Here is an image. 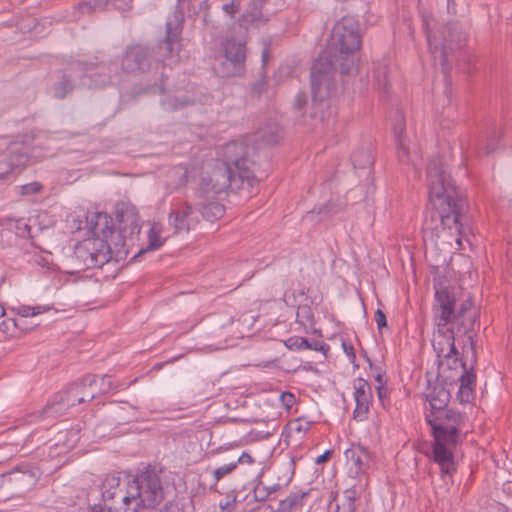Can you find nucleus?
<instances>
[{"label":"nucleus","instance_id":"1","mask_svg":"<svg viewBox=\"0 0 512 512\" xmlns=\"http://www.w3.org/2000/svg\"><path fill=\"white\" fill-rule=\"evenodd\" d=\"M427 185L431 207L422 225L424 240L434 241L447 230L461 245V238L471 233L468 204L438 157L428 163Z\"/></svg>","mask_w":512,"mask_h":512},{"label":"nucleus","instance_id":"2","mask_svg":"<svg viewBox=\"0 0 512 512\" xmlns=\"http://www.w3.org/2000/svg\"><path fill=\"white\" fill-rule=\"evenodd\" d=\"M359 25L351 18H342L333 27L327 47L311 67V91L315 101H323L334 86L333 74H349L355 66V52L360 49Z\"/></svg>","mask_w":512,"mask_h":512},{"label":"nucleus","instance_id":"3","mask_svg":"<svg viewBox=\"0 0 512 512\" xmlns=\"http://www.w3.org/2000/svg\"><path fill=\"white\" fill-rule=\"evenodd\" d=\"M116 219L119 241L114 242V248L100 238H87L75 246L74 256L80 269L100 268L111 259H123L138 248L141 225L136 207L129 203L117 204Z\"/></svg>","mask_w":512,"mask_h":512},{"label":"nucleus","instance_id":"4","mask_svg":"<svg viewBox=\"0 0 512 512\" xmlns=\"http://www.w3.org/2000/svg\"><path fill=\"white\" fill-rule=\"evenodd\" d=\"M425 419L434 438L433 460L440 465L442 477L455 470L453 449L462 442L465 416L454 409L426 412Z\"/></svg>","mask_w":512,"mask_h":512},{"label":"nucleus","instance_id":"5","mask_svg":"<svg viewBox=\"0 0 512 512\" xmlns=\"http://www.w3.org/2000/svg\"><path fill=\"white\" fill-rule=\"evenodd\" d=\"M468 33L458 21H448L436 30L427 28L429 51L444 74L450 69L449 57L466 46Z\"/></svg>","mask_w":512,"mask_h":512},{"label":"nucleus","instance_id":"6","mask_svg":"<svg viewBox=\"0 0 512 512\" xmlns=\"http://www.w3.org/2000/svg\"><path fill=\"white\" fill-rule=\"evenodd\" d=\"M106 378V375L101 378L93 374L84 376L80 382L71 384L65 391L59 392L52 402H48L44 413H62L69 407L93 400L98 393H105L111 388L110 381L105 384Z\"/></svg>","mask_w":512,"mask_h":512},{"label":"nucleus","instance_id":"7","mask_svg":"<svg viewBox=\"0 0 512 512\" xmlns=\"http://www.w3.org/2000/svg\"><path fill=\"white\" fill-rule=\"evenodd\" d=\"M129 482L147 509L155 508L166 497L160 473L150 466L137 473Z\"/></svg>","mask_w":512,"mask_h":512},{"label":"nucleus","instance_id":"8","mask_svg":"<svg viewBox=\"0 0 512 512\" xmlns=\"http://www.w3.org/2000/svg\"><path fill=\"white\" fill-rule=\"evenodd\" d=\"M224 55L217 58L214 70L220 77H233L244 74L246 61V45L235 39H227L223 43Z\"/></svg>","mask_w":512,"mask_h":512},{"label":"nucleus","instance_id":"9","mask_svg":"<svg viewBox=\"0 0 512 512\" xmlns=\"http://www.w3.org/2000/svg\"><path fill=\"white\" fill-rule=\"evenodd\" d=\"M252 151L253 149L245 142L231 141L222 147L221 163L233 168L240 181H250L254 176L252 170L254 161L250 159Z\"/></svg>","mask_w":512,"mask_h":512},{"label":"nucleus","instance_id":"10","mask_svg":"<svg viewBox=\"0 0 512 512\" xmlns=\"http://www.w3.org/2000/svg\"><path fill=\"white\" fill-rule=\"evenodd\" d=\"M237 172L227 164L218 163L207 174H202L199 188L196 191L197 198H210L226 191L233 182H236Z\"/></svg>","mask_w":512,"mask_h":512},{"label":"nucleus","instance_id":"11","mask_svg":"<svg viewBox=\"0 0 512 512\" xmlns=\"http://www.w3.org/2000/svg\"><path fill=\"white\" fill-rule=\"evenodd\" d=\"M435 298L440 311L437 322L438 333L445 340L454 339L457 334L453 325L454 306L456 305L455 294L448 287H443L436 290Z\"/></svg>","mask_w":512,"mask_h":512},{"label":"nucleus","instance_id":"12","mask_svg":"<svg viewBox=\"0 0 512 512\" xmlns=\"http://www.w3.org/2000/svg\"><path fill=\"white\" fill-rule=\"evenodd\" d=\"M473 302L471 298L465 299L461 304L458 310H456V305L454 306V317H453V325L456 329L457 334L467 335V339L470 346L472 361L476 362V347L474 334V326L478 321V314L475 310H472Z\"/></svg>","mask_w":512,"mask_h":512},{"label":"nucleus","instance_id":"13","mask_svg":"<svg viewBox=\"0 0 512 512\" xmlns=\"http://www.w3.org/2000/svg\"><path fill=\"white\" fill-rule=\"evenodd\" d=\"M38 479V469L30 464H23L3 475L2 486L16 495H22L34 487Z\"/></svg>","mask_w":512,"mask_h":512},{"label":"nucleus","instance_id":"14","mask_svg":"<svg viewBox=\"0 0 512 512\" xmlns=\"http://www.w3.org/2000/svg\"><path fill=\"white\" fill-rule=\"evenodd\" d=\"M176 24L173 27L172 22L166 23V36L154 50V61L165 62L166 60L173 61L180 51V36H181V24L183 16L176 15Z\"/></svg>","mask_w":512,"mask_h":512},{"label":"nucleus","instance_id":"15","mask_svg":"<svg viewBox=\"0 0 512 512\" xmlns=\"http://www.w3.org/2000/svg\"><path fill=\"white\" fill-rule=\"evenodd\" d=\"M154 61V50L143 45H134L126 49L122 58V68L128 73H144Z\"/></svg>","mask_w":512,"mask_h":512},{"label":"nucleus","instance_id":"16","mask_svg":"<svg viewBox=\"0 0 512 512\" xmlns=\"http://www.w3.org/2000/svg\"><path fill=\"white\" fill-rule=\"evenodd\" d=\"M87 230L91 238L106 239L114 248V242H118V231H113V219L107 213L95 212L87 216Z\"/></svg>","mask_w":512,"mask_h":512},{"label":"nucleus","instance_id":"17","mask_svg":"<svg viewBox=\"0 0 512 512\" xmlns=\"http://www.w3.org/2000/svg\"><path fill=\"white\" fill-rule=\"evenodd\" d=\"M8 149V159L0 163V166H4L2 168L3 171L0 172V180H4L7 175L16 169L22 170L28 163L31 156L30 148L25 143H13Z\"/></svg>","mask_w":512,"mask_h":512},{"label":"nucleus","instance_id":"18","mask_svg":"<svg viewBox=\"0 0 512 512\" xmlns=\"http://www.w3.org/2000/svg\"><path fill=\"white\" fill-rule=\"evenodd\" d=\"M354 398L356 407L353 411V417L356 420L363 421L367 414L373 399L372 389L369 382L363 378H358L354 383Z\"/></svg>","mask_w":512,"mask_h":512},{"label":"nucleus","instance_id":"19","mask_svg":"<svg viewBox=\"0 0 512 512\" xmlns=\"http://www.w3.org/2000/svg\"><path fill=\"white\" fill-rule=\"evenodd\" d=\"M119 493L120 502L106 506L107 512H140L142 509H147L130 482L125 492L119 490Z\"/></svg>","mask_w":512,"mask_h":512},{"label":"nucleus","instance_id":"20","mask_svg":"<svg viewBox=\"0 0 512 512\" xmlns=\"http://www.w3.org/2000/svg\"><path fill=\"white\" fill-rule=\"evenodd\" d=\"M84 70L86 72L91 71L94 66L100 68L101 71L95 73H89L84 76V79H89L90 83L88 84L91 88H102L111 83L112 75L117 73L118 67L116 63L109 62L107 64H102L100 66L95 65L93 63L84 64Z\"/></svg>","mask_w":512,"mask_h":512},{"label":"nucleus","instance_id":"21","mask_svg":"<svg viewBox=\"0 0 512 512\" xmlns=\"http://www.w3.org/2000/svg\"><path fill=\"white\" fill-rule=\"evenodd\" d=\"M192 206L188 203L172 209L169 213V225L175 234L188 233L191 227Z\"/></svg>","mask_w":512,"mask_h":512},{"label":"nucleus","instance_id":"22","mask_svg":"<svg viewBox=\"0 0 512 512\" xmlns=\"http://www.w3.org/2000/svg\"><path fill=\"white\" fill-rule=\"evenodd\" d=\"M426 400L429 402L430 409L428 412H437L442 409H449L447 406L450 402V391L443 383H436L433 387H429L425 394Z\"/></svg>","mask_w":512,"mask_h":512},{"label":"nucleus","instance_id":"23","mask_svg":"<svg viewBox=\"0 0 512 512\" xmlns=\"http://www.w3.org/2000/svg\"><path fill=\"white\" fill-rule=\"evenodd\" d=\"M393 134L396 143L397 157L402 163L410 162L409 149L406 144L405 121L402 113L397 112L393 126Z\"/></svg>","mask_w":512,"mask_h":512},{"label":"nucleus","instance_id":"24","mask_svg":"<svg viewBox=\"0 0 512 512\" xmlns=\"http://www.w3.org/2000/svg\"><path fill=\"white\" fill-rule=\"evenodd\" d=\"M331 500L329 501L327 512H354L357 492L354 488L344 490L341 498L337 494L331 492Z\"/></svg>","mask_w":512,"mask_h":512},{"label":"nucleus","instance_id":"25","mask_svg":"<svg viewBox=\"0 0 512 512\" xmlns=\"http://www.w3.org/2000/svg\"><path fill=\"white\" fill-rule=\"evenodd\" d=\"M267 0H251L248 9L241 15L239 22L241 25H263L268 18L263 13V7Z\"/></svg>","mask_w":512,"mask_h":512},{"label":"nucleus","instance_id":"26","mask_svg":"<svg viewBox=\"0 0 512 512\" xmlns=\"http://www.w3.org/2000/svg\"><path fill=\"white\" fill-rule=\"evenodd\" d=\"M345 456L355 466L357 473L368 469L372 461L371 453L362 445H353L345 451Z\"/></svg>","mask_w":512,"mask_h":512},{"label":"nucleus","instance_id":"27","mask_svg":"<svg viewBox=\"0 0 512 512\" xmlns=\"http://www.w3.org/2000/svg\"><path fill=\"white\" fill-rule=\"evenodd\" d=\"M284 345L289 350H294V351L303 350V349L315 350V351L322 352L324 355H326V353L330 349L329 345L324 342H318V341L310 342L307 338L301 337V336L289 337L288 339H286L284 341Z\"/></svg>","mask_w":512,"mask_h":512},{"label":"nucleus","instance_id":"28","mask_svg":"<svg viewBox=\"0 0 512 512\" xmlns=\"http://www.w3.org/2000/svg\"><path fill=\"white\" fill-rule=\"evenodd\" d=\"M197 205L204 218L209 221L219 219L224 215L225 208L222 204L216 202V196L210 195V198H197Z\"/></svg>","mask_w":512,"mask_h":512},{"label":"nucleus","instance_id":"29","mask_svg":"<svg viewBox=\"0 0 512 512\" xmlns=\"http://www.w3.org/2000/svg\"><path fill=\"white\" fill-rule=\"evenodd\" d=\"M311 492H313V489L291 493L285 499L279 501L278 512L301 511L305 498L309 496Z\"/></svg>","mask_w":512,"mask_h":512},{"label":"nucleus","instance_id":"30","mask_svg":"<svg viewBox=\"0 0 512 512\" xmlns=\"http://www.w3.org/2000/svg\"><path fill=\"white\" fill-rule=\"evenodd\" d=\"M352 163L355 169L364 170L367 175L371 174L374 158L369 148H360L353 152Z\"/></svg>","mask_w":512,"mask_h":512},{"label":"nucleus","instance_id":"31","mask_svg":"<svg viewBox=\"0 0 512 512\" xmlns=\"http://www.w3.org/2000/svg\"><path fill=\"white\" fill-rule=\"evenodd\" d=\"M160 232L161 230L158 227V225L153 224L148 232V244L145 247L139 248L137 253L134 255V258L148 251L159 249L164 243V240L161 238Z\"/></svg>","mask_w":512,"mask_h":512},{"label":"nucleus","instance_id":"32","mask_svg":"<svg viewBox=\"0 0 512 512\" xmlns=\"http://www.w3.org/2000/svg\"><path fill=\"white\" fill-rule=\"evenodd\" d=\"M74 90L73 79L70 75L63 73L59 81L53 86V96L57 99H64Z\"/></svg>","mask_w":512,"mask_h":512},{"label":"nucleus","instance_id":"33","mask_svg":"<svg viewBox=\"0 0 512 512\" xmlns=\"http://www.w3.org/2000/svg\"><path fill=\"white\" fill-rule=\"evenodd\" d=\"M119 484H120V478L119 477H107L103 483V490H102V499L104 502L110 501L115 499L116 497L120 496L119 493Z\"/></svg>","mask_w":512,"mask_h":512},{"label":"nucleus","instance_id":"34","mask_svg":"<svg viewBox=\"0 0 512 512\" xmlns=\"http://www.w3.org/2000/svg\"><path fill=\"white\" fill-rule=\"evenodd\" d=\"M168 177L170 179L168 182L170 188L176 189L184 186L188 181L187 169L183 166H175L169 170Z\"/></svg>","mask_w":512,"mask_h":512},{"label":"nucleus","instance_id":"35","mask_svg":"<svg viewBox=\"0 0 512 512\" xmlns=\"http://www.w3.org/2000/svg\"><path fill=\"white\" fill-rule=\"evenodd\" d=\"M388 73H389V71H388V67L386 64L377 63L374 66L373 77H374L375 85L379 89H382L384 92H387V88H388V84H389Z\"/></svg>","mask_w":512,"mask_h":512},{"label":"nucleus","instance_id":"36","mask_svg":"<svg viewBox=\"0 0 512 512\" xmlns=\"http://www.w3.org/2000/svg\"><path fill=\"white\" fill-rule=\"evenodd\" d=\"M193 104L194 100L186 97L181 99L177 97H167L161 100V106L165 111H176Z\"/></svg>","mask_w":512,"mask_h":512},{"label":"nucleus","instance_id":"37","mask_svg":"<svg viewBox=\"0 0 512 512\" xmlns=\"http://www.w3.org/2000/svg\"><path fill=\"white\" fill-rule=\"evenodd\" d=\"M236 469L237 467L233 461L215 468L212 472L214 477V483H218L221 479H223L227 475H230Z\"/></svg>","mask_w":512,"mask_h":512},{"label":"nucleus","instance_id":"38","mask_svg":"<svg viewBox=\"0 0 512 512\" xmlns=\"http://www.w3.org/2000/svg\"><path fill=\"white\" fill-rule=\"evenodd\" d=\"M280 135L278 134V130L276 126H270L269 132L260 131L259 139H261L264 143L268 145H275L280 140Z\"/></svg>","mask_w":512,"mask_h":512},{"label":"nucleus","instance_id":"39","mask_svg":"<svg viewBox=\"0 0 512 512\" xmlns=\"http://www.w3.org/2000/svg\"><path fill=\"white\" fill-rule=\"evenodd\" d=\"M46 310H49V307L20 305L17 308V313L21 317L27 318L30 316L38 315Z\"/></svg>","mask_w":512,"mask_h":512},{"label":"nucleus","instance_id":"40","mask_svg":"<svg viewBox=\"0 0 512 512\" xmlns=\"http://www.w3.org/2000/svg\"><path fill=\"white\" fill-rule=\"evenodd\" d=\"M16 235L21 238H31V227L24 219L14 220Z\"/></svg>","mask_w":512,"mask_h":512},{"label":"nucleus","instance_id":"41","mask_svg":"<svg viewBox=\"0 0 512 512\" xmlns=\"http://www.w3.org/2000/svg\"><path fill=\"white\" fill-rule=\"evenodd\" d=\"M462 367L464 368V373L460 376V386L463 387H472L476 382V375L474 373L473 368L470 370H466L465 363H462Z\"/></svg>","mask_w":512,"mask_h":512},{"label":"nucleus","instance_id":"42","mask_svg":"<svg viewBox=\"0 0 512 512\" xmlns=\"http://www.w3.org/2000/svg\"><path fill=\"white\" fill-rule=\"evenodd\" d=\"M474 398V390L472 387L459 386L457 399L461 404L470 403Z\"/></svg>","mask_w":512,"mask_h":512},{"label":"nucleus","instance_id":"43","mask_svg":"<svg viewBox=\"0 0 512 512\" xmlns=\"http://www.w3.org/2000/svg\"><path fill=\"white\" fill-rule=\"evenodd\" d=\"M267 90V80L264 75L253 83L251 87V94L255 97H260Z\"/></svg>","mask_w":512,"mask_h":512},{"label":"nucleus","instance_id":"44","mask_svg":"<svg viewBox=\"0 0 512 512\" xmlns=\"http://www.w3.org/2000/svg\"><path fill=\"white\" fill-rule=\"evenodd\" d=\"M253 497L256 502L259 504L266 503V500L269 498L267 492L265 491V485L263 482H259L253 490Z\"/></svg>","mask_w":512,"mask_h":512},{"label":"nucleus","instance_id":"45","mask_svg":"<svg viewBox=\"0 0 512 512\" xmlns=\"http://www.w3.org/2000/svg\"><path fill=\"white\" fill-rule=\"evenodd\" d=\"M223 12L234 17V15L241 10V3L239 0H232L222 6Z\"/></svg>","mask_w":512,"mask_h":512},{"label":"nucleus","instance_id":"46","mask_svg":"<svg viewBox=\"0 0 512 512\" xmlns=\"http://www.w3.org/2000/svg\"><path fill=\"white\" fill-rule=\"evenodd\" d=\"M42 189V185L39 182H32L21 186L22 195L37 194Z\"/></svg>","mask_w":512,"mask_h":512},{"label":"nucleus","instance_id":"47","mask_svg":"<svg viewBox=\"0 0 512 512\" xmlns=\"http://www.w3.org/2000/svg\"><path fill=\"white\" fill-rule=\"evenodd\" d=\"M500 138H501V131H494L493 135H491L488 138V141L486 144V153L487 154H490L496 150L497 143Z\"/></svg>","mask_w":512,"mask_h":512},{"label":"nucleus","instance_id":"48","mask_svg":"<svg viewBox=\"0 0 512 512\" xmlns=\"http://www.w3.org/2000/svg\"><path fill=\"white\" fill-rule=\"evenodd\" d=\"M307 103L306 94L304 92H299L295 96L293 108L294 110L302 113Z\"/></svg>","mask_w":512,"mask_h":512},{"label":"nucleus","instance_id":"49","mask_svg":"<svg viewBox=\"0 0 512 512\" xmlns=\"http://www.w3.org/2000/svg\"><path fill=\"white\" fill-rule=\"evenodd\" d=\"M160 512H184L183 506L176 500L167 501Z\"/></svg>","mask_w":512,"mask_h":512},{"label":"nucleus","instance_id":"50","mask_svg":"<svg viewBox=\"0 0 512 512\" xmlns=\"http://www.w3.org/2000/svg\"><path fill=\"white\" fill-rule=\"evenodd\" d=\"M376 390L378 399L381 402L383 408L388 409L390 403L389 399L387 398V389L384 387V385H378Z\"/></svg>","mask_w":512,"mask_h":512},{"label":"nucleus","instance_id":"51","mask_svg":"<svg viewBox=\"0 0 512 512\" xmlns=\"http://www.w3.org/2000/svg\"><path fill=\"white\" fill-rule=\"evenodd\" d=\"M375 321L378 330L381 332L383 328L387 327V318L385 313L381 309H377L375 312Z\"/></svg>","mask_w":512,"mask_h":512},{"label":"nucleus","instance_id":"52","mask_svg":"<svg viewBox=\"0 0 512 512\" xmlns=\"http://www.w3.org/2000/svg\"><path fill=\"white\" fill-rule=\"evenodd\" d=\"M233 462L235 463L236 467H238L239 464H252V463H254V459L249 453L243 452L237 458V460H235Z\"/></svg>","mask_w":512,"mask_h":512},{"label":"nucleus","instance_id":"53","mask_svg":"<svg viewBox=\"0 0 512 512\" xmlns=\"http://www.w3.org/2000/svg\"><path fill=\"white\" fill-rule=\"evenodd\" d=\"M448 346H449V350L448 352L444 355L445 358H451L453 356L457 357L459 352L455 346V338L454 339H451V340H446Z\"/></svg>","mask_w":512,"mask_h":512},{"label":"nucleus","instance_id":"54","mask_svg":"<svg viewBox=\"0 0 512 512\" xmlns=\"http://www.w3.org/2000/svg\"><path fill=\"white\" fill-rule=\"evenodd\" d=\"M302 314L307 320H310L313 317L311 308L308 305L300 306L298 308L297 315Z\"/></svg>","mask_w":512,"mask_h":512},{"label":"nucleus","instance_id":"55","mask_svg":"<svg viewBox=\"0 0 512 512\" xmlns=\"http://www.w3.org/2000/svg\"><path fill=\"white\" fill-rule=\"evenodd\" d=\"M342 347H343L344 352L347 354V356L352 361H354L356 359V354H355L353 346L351 344H347L346 342H343Z\"/></svg>","mask_w":512,"mask_h":512},{"label":"nucleus","instance_id":"56","mask_svg":"<svg viewBox=\"0 0 512 512\" xmlns=\"http://www.w3.org/2000/svg\"><path fill=\"white\" fill-rule=\"evenodd\" d=\"M368 362H369L370 368L377 371V374L375 376L376 382H378L379 385H383V371H382V369L380 367H373L370 359H368Z\"/></svg>","mask_w":512,"mask_h":512},{"label":"nucleus","instance_id":"57","mask_svg":"<svg viewBox=\"0 0 512 512\" xmlns=\"http://www.w3.org/2000/svg\"><path fill=\"white\" fill-rule=\"evenodd\" d=\"M331 455H332V451L326 450L323 454L319 455L316 458V463L317 464L325 463L326 461H328L330 459Z\"/></svg>","mask_w":512,"mask_h":512},{"label":"nucleus","instance_id":"58","mask_svg":"<svg viewBox=\"0 0 512 512\" xmlns=\"http://www.w3.org/2000/svg\"><path fill=\"white\" fill-rule=\"evenodd\" d=\"M283 401H286V407L290 408L292 403L294 402V395L291 393H283L281 395Z\"/></svg>","mask_w":512,"mask_h":512},{"label":"nucleus","instance_id":"59","mask_svg":"<svg viewBox=\"0 0 512 512\" xmlns=\"http://www.w3.org/2000/svg\"><path fill=\"white\" fill-rule=\"evenodd\" d=\"M280 489H281V485L278 483L270 485V486L265 485V491L267 492L268 497H270L271 494L277 492Z\"/></svg>","mask_w":512,"mask_h":512},{"label":"nucleus","instance_id":"60","mask_svg":"<svg viewBox=\"0 0 512 512\" xmlns=\"http://www.w3.org/2000/svg\"><path fill=\"white\" fill-rule=\"evenodd\" d=\"M269 57H270L269 47L265 46V48L262 51V55H261L263 66L267 64Z\"/></svg>","mask_w":512,"mask_h":512},{"label":"nucleus","instance_id":"61","mask_svg":"<svg viewBox=\"0 0 512 512\" xmlns=\"http://www.w3.org/2000/svg\"><path fill=\"white\" fill-rule=\"evenodd\" d=\"M447 11H448V14H451V15L456 14V4H455L454 0L450 1V6H449V0H447Z\"/></svg>","mask_w":512,"mask_h":512},{"label":"nucleus","instance_id":"62","mask_svg":"<svg viewBox=\"0 0 512 512\" xmlns=\"http://www.w3.org/2000/svg\"><path fill=\"white\" fill-rule=\"evenodd\" d=\"M235 502H236V496H234V497H233L232 502L228 501V502L225 504V506H222V507H223V508H227V507H229L232 503H235Z\"/></svg>","mask_w":512,"mask_h":512},{"label":"nucleus","instance_id":"63","mask_svg":"<svg viewBox=\"0 0 512 512\" xmlns=\"http://www.w3.org/2000/svg\"><path fill=\"white\" fill-rule=\"evenodd\" d=\"M5 315V309L2 305H0V318Z\"/></svg>","mask_w":512,"mask_h":512},{"label":"nucleus","instance_id":"64","mask_svg":"<svg viewBox=\"0 0 512 512\" xmlns=\"http://www.w3.org/2000/svg\"><path fill=\"white\" fill-rule=\"evenodd\" d=\"M103 0H94V4L93 6L96 7L97 5L100 4V2H102Z\"/></svg>","mask_w":512,"mask_h":512}]
</instances>
